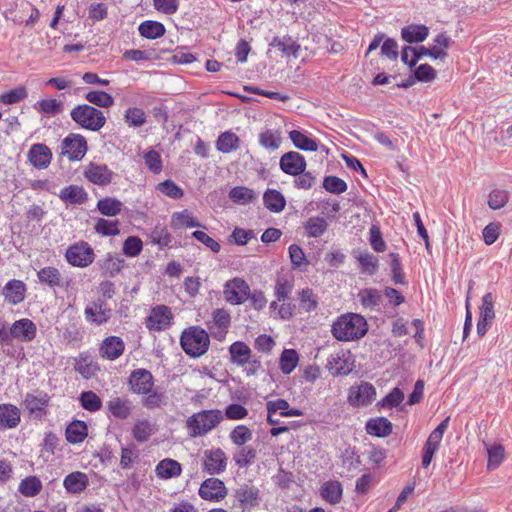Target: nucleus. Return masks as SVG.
<instances>
[{
	"label": "nucleus",
	"mask_w": 512,
	"mask_h": 512,
	"mask_svg": "<svg viewBox=\"0 0 512 512\" xmlns=\"http://www.w3.org/2000/svg\"><path fill=\"white\" fill-rule=\"evenodd\" d=\"M368 331L366 319L355 313L343 314L333 322L331 333L339 341L348 342L363 338Z\"/></svg>",
	"instance_id": "nucleus-1"
},
{
	"label": "nucleus",
	"mask_w": 512,
	"mask_h": 512,
	"mask_svg": "<svg viewBox=\"0 0 512 512\" xmlns=\"http://www.w3.org/2000/svg\"><path fill=\"white\" fill-rule=\"evenodd\" d=\"M180 345L189 357L199 358L209 349V334L200 326H190L182 331L180 336Z\"/></svg>",
	"instance_id": "nucleus-2"
},
{
	"label": "nucleus",
	"mask_w": 512,
	"mask_h": 512,
	"mask_svg": "<svg viewBox=\"0 0 512 512\" xmlns=\"http://www.w3.org/2000/svg\"><path fill=\"white\" fill-rule=\"evenodd\" d=\"M224 419L219 409L202 410L194 413L186 421L191 437L204 436L213 430Z\"/></svg>",
	"instance_id": "nucleus-3"
},
{
	"label": "nucleus",
	"mask_w": 512,
	"mask_h": 512,
	"mask_svg": "<svg viewBox=\"0 0 512 512\" xmlns=\"http://www.w3.org/2000/svg\"><path fill=\"white\" fill-rule=\"evenodd\" d=\"M70 117L81 128L93 132L99 131L106 124L104 113L89 104L76 105L70 111Z\"/></svg>",
	"instance_id": "nucleus-4"
},
{
	"label": "nucleus",
	"mask_w": 512,
	"mask_h": 512,
	"mask_svg": "<svg viewBox=\"0 0 512 512\" xmlns=\"http://www.w3.org/2000/svg\"><path fill=\"white\" fill-rule=\"evenodd\" d=\"M233 497L237 502L235 505L243 512H250L258 507L262 501L261 490L251 480L239 484L234 489Z\"/></svg>",
	"instance_id": "nucleus-5"
},
{
	"label": "nucleus",
	"mask_w": 512,
	"mask_h": 512,
	"mask_svg": "<svg viewBox=\"0 0 512 512\" xmlns=\"http://www.w3.org/2000/svg\"><path fill=\"white\" fill-rule=\"evenodd\" d=\"M65 258L70 265L84 268L94 262L95 253L89 243L80 241L69 246L66 250Z\"/></svg>",
	"instance_id": "nucleus-6"
},
{
	"label": "nucleus",
	"mask_w": 512,
	"mask_h": 512,
	"mask_svg": "<svg viewBox=\"0 0 512 512\" xmlns=\"http://www.w3.org/2000/svg\"><path fill=\"white\" fill-rule=\"evenodd\" d=\"M355 367V358L350 350L341 349L331 354L327 361V368L333 376L350 374Z\"/></svg>",
	"instance_id": "nucleus-7"
},
{
	"label": "nucleus",
	"mask_w": 512,
	"mask_h": 512,
	"mask_svg": "<svg viewBox=\"0 0 512 512\" xmlns=\"http://www.w3.org/2000/svg\"><path fill=\"white\" fill-rule=\"evenodd\" d=\"M249 293V285L239 277L228 280L223 287L224 298L232 305L243 304L249 298Z\"/></svg>",
	"instance_id": "nucleus-8"
},
{
	"label": "nucleus",
	"mask_w": 512,
	"mask_h": 512,
	"mask_svg": "<svg viewBox=\"0 0 512 512\" xmlns=\"http://www.w3.org/2000/svg\"><path fill=\"white\" fill-rule=\"evenodd\" d=\"M87 152V141L80 134L70 133L62 140L61 154L66 155L69 160L80 161Z\"/></svg>",
	"instance_id": "nucleus-9"
},
{
	"label": "nucleus",
	"mask_w": 512,
	"mask_h": 512,
	"mask_svg": "<svg viewBox=\"0 0 512 512\" xmlns=\"http://www.w3.org/2000/svg\"><path fill=\"white\" fill-rule=\"evenodd\" d=\"M495 298L492 293L488 292L482 297V304L480 306V314L477 322V334L483 337L495 318L494 311Z\"/></svg>",
	"instance_id": "nucleus-10"
},
{
	"label": "nucleus",
	"mask_w": 512,
	"mask_h": 512,
	"mask_svg": "<svg viewBox=\"0 0 512 512\" xmlns=\"http://www.w3.org/2000/svg\"><path fill=\"white\" fill-rule=\"evenodd\" d=\"M128 384L132 393L138 395L147 394L151 392V389L154 387V377L152 373L146 369H135L129 376Z\"/></svg>",
	"instance_id": "nucleus-11"
},
{
	"label": "nucleus",
	"mask_w": 512,
	"mask_h": 512,
	"mask_svg": "<svg viewBox=\"0 0 512 512\" xmlns=\"http://www.w3.org/2000/svg\"><path fill=\"white\" fill-rule=\"evenodd\" d=\"M173 318L171 309L166 305H157L152 308L150 315L145 320L149 330L162 331L171 325Z\"/></svg>",
	"instance_id": "nucleus-12"
},
{
	"label": "nucleus",
	"mask_w": 512,
	"mask_h": 512,
	"mask_svg": "<svg viewBox=\"0 0 512 512\" xmlns=\"http://www.w3.org/2000/svg\"><path fill=\"white\" fill-rule=\"evenodd\" d=\"M376 396L375 387L369 382H361L357 386H352L348 393V402L352 406H367Z\"/></svg>",
	"instance_id": "nucleus-13"
},
{
	"label": "nucleus",
	"mask_w": 512,
	"mask_h": 512,
	"mask_svg": "<svg viewBox=\"0 0 512 512\" xmlns=\"http://www.w3.org/2000/svg\"><path fill=\"white\" fill-rule=\"evenodd\" d=\"M230 324V314L223 308H217L212 313V320L207 322V328L215 339L222 341L228 332Z\"/></svg>",
	"instance_id": "nucleus-14"
},
{
	"label": "nucleus",
	"mask_w": 512,
	"mask_h": 512,
	"mask_svg": "<svg viewBox=\"0 0 512 512\" xmlns=\"http://www.w3.org/2000/svg\"><path fill=\"white\" fill-rule=\"evenodd\" d=\"M227 466V456L221 448L204 451L203 470L211 475L221 474Z\"/></svg>",
	"instance_id": "nucleus-15"
},
{
	"label": "nucleus",
	"mask_w": 512,
	"mask_h": 512,
	"mask_svg": "<svg viewBox=\"0 0 512 512\" xmlns=\"http://www.w3.org/2000/svg\"><path fill=\"white\" fill-rule=\"evenodd\" d=\"M279 166L285 174L297 176L306 170L307 163L302 154L289 151L281 156Z\"/></svg>",
	"instance_id": "nucleus-16"
},
{
	"label": "nucleus",
	"mask_w": 512,
	"mask_h": 512,
	"mask_svg": "<svg viewBox=\"0 0 512 512\" xmlns=\"http://www.w3.org/2000/svg\"><path fill=\"white\" fill-rule=\"evenodd\" d=\"M114 172L104 164L90 162L84 170L85 178L93 184L106 186L112 182Z\"/></svg>",
	"instance_id": "nucleus-17"
},
{
	"label": "nucleus",
	"mask_w": 512,
	"mask_h": 512,
	"mask_svg": "<svg viewBox=\"0 0 512 512\" xmlns=\"http://www.w3.org/2000/svg\"><path fill=\"white\" fill-rule=\"evenodd\" d=\"M199 495L204 500L220 501L227 495V489L220 479L208 478L201 484Z\"/></svg>",
	"instance_id": "nucleus-18"
},
{
	"label": "nucleus",
	"mask_w": 512,
	"mask_h": 512,
	"mask_svg": "<svg viewBox=\"0 0 512 512\" xmlns=\"http://www.w3.org/2000/svg\"><path fill=\"white\" fill-rule=\"evenodd\" d=\"M10 327V334L15 340L28 343L36 338L37 326L32 320L28 318L16 320Z\"/></svg>",
	"instance_id": "nucleus-19"
},
{
	"label": "nucleus",
	"mask_w": 512,
	"mask_h": 512,
	"mask_svg": "<svg viewBox=\"0 0 512 512\" xmlns=\"http://www.w3.org/2000/svg\"><path fill=\"white\" fill-rule=\"evenodd\" d=\"M84 313L87 321L97 325L108 322L112 315V311L108 308L105 299H98L90 305H87Z\"/></svg>",
	"instance_id": "nucleus-20"
},
{
	"label": "nucleus",
	"mask_w": 512,
	"mask_h": 512,
	"mask_svg": "<svg viewBox=\"0 0 512 512\" xmlns=\"http://www.w3.org/2000/svg\"><path fill=\"white\" fill-rule=\"evenodd\" d=\"M39 283L51 289L68 286L59 269L54 266H46L37 272Z\"/></svg>",
	"instance_id": "nucleus-21"
},
{
	"label": "nucleus",
	"mask_w": 512,
	"mask_h": 512,
	"mask_svg": "<svg viewBox=\"0 0 512 512\" xmlns=\"http://www.w3.org/2000/svg\"><path fill=\"white\" fill-rule=\"evenodd\" d=\"M125 350L124 341L118 336L106 337L99 348V353L102 358L107 360L118 359Z\"/></svg>",
	"instance_id": "nucleus-22"
},
{
	"label": "nucleus",
	"mask_w": 512,
	"mask_h": 512,
	"mask_svg": "<svg viewBox=\"0 0 512 512\" xmlns=\"http://www.w3.org/2000/svg\"><path fill=\"white\" fill-rule=\"evenodd\" d=\"M28 159L35 168L45 169L51 162L52 152L45 144H33L29 149Z\"/></svg>",
	"instance_id": "nucleus-23"
},
{
	"label": "nucleus",
	"mask_w": 512,
	"mask_h": 512,
	"mask_svg": "<svg viewBox=\"0 0 512 512\" xmlns=\"http://www.w3.org/2000/svg\"><path fill=\"white\" fill-rule=\"evenodd\" d=\"M352 255L358 261V268L362 274L373 276L378 272L379 259L368 250H354Z\"/></svg>",
	"instance_id": "nucleus-24"
},
{
	"label": "nucleus",
	"mask_w": 512,
	"mask_h": 512,
	"mask_svg": "<svg viewBox=\"0 0 512 512\" xmlns=\"http://www.w3.org/2000/svg\"><path fill=\"white\" fill-rule=\"evenodd\" d=\"M49 400L50 397L48 394L42 391L37 394L27 393L23 400V405L30 414H35L36 416L41 417L46 413V407L48 406Z\"/></svg>",
	"instance_id": "nucleus-25"
},
{
	"label": "nucleus",
	"mask_w": 512,
	"mask_h": 512,
	"mask_svg": "<svg viewBox=\"0 0 512 512\" xmlns=\"http://www.w3.org/2000/svg\"><path fill=\"white\" fill-rule=\"evenodd\" d=\"M107 410L113 417L126 420L132 413L133 403L128 398L114 397L107 402Z\"/></svg>",
	"instance_id": "nucleus-26"
},
{
	"label": "nucleus",
	"mask_w": 512,
	"mask_h": 512,
	"mask_svg": "<svg viewBox=\"0 0 512 512\" xmlns=\"http://www.w3.org/2000/svg\"><path fill=\"white\" fill-rule=\"evenodd\" d=\"M88 485V476L80 471L71 472L63 480V486L70 494H80Z\"/></svg>",
	"instance_id": "nucleus-27"
},
{
	"label": "nucleus",
	"mask_w": 512,
	"mask_h": 512,
	"mask_svg": "<svg viewBox=\"0 0 512 512\" xmlns=\"http://www.w3.org/2000/svg\"><path fill=\"white\" fill-rule=\"evenodd\" d=\"M26 285L23 281L12 279L8 281L4 288L3 294L5 299L13 305L19 304L25 298Z\"/></svg>",
	"instance_id": "nucleus-28"
},
{
	"label": "nucleus",
	"mask_w": 512,
	"mask_h": 512,
	"mask_svg": "<svg viewBox=\"0 0 512 512\" xmlns=\"http://www.w3.org/2000/svg\"><path fill=\"white\" fill-rule=\"evenodd\" d=\"M20 420V410L15 405H0V429L15 428L20 423Z\"/></svg>",
	"instance_id": "nucleus-29"
},
{
	"label": "nucleus",
	"mask_w": 512,
	"mask_h": 512,
	"mask_svg": "<svg viewBox=\"0 0 512 512\" xmlns=\"http://www.w3.org/2000/svg\"><path fill=\"white\" fill-rule=\"evenodd\" d=\"M429 35V28L423 24H409L401 29V38L409 43L423 42Z\"/></svg>",
	"instance_id": "nucleus-30"
},
{
	"label": "nucleus",
	"mask_w": 512,
	"mask_h": 512,
	"mask_svg": "<svg viewBox=\"0 0 512 512\" xmlns=\"http://www.w3.org/2000/svg\"><path fill=\"white\" fill-rule=\"evenodd\" d=\"M251 353L250 347L242 341H235L229 347L230 361L237 366L250 363Z\"/></svg>",
	"instance_id": "nucleus-31"
},
{
	"label": "nucleus",
	"mask_w": 512,
	"mask_h": 512,
	"mask_svg": "<svg viewBox=\"0 0 512 512\" xmlns=\"http://www.w3.org/2000/svg\"><path fill=\"white\" fill-rule=\"evenodd\" d=\"M366 432L375 437H387L392 433V423L385 417L371 418L365 426Z\"/></svg>",
	"instance_id": "nucleus-32"
},
{
	"label": "nucleus",
	"mask_w": 512,
	"mask_h": 512,
	"mask_svg": "<svg viewBox=\"0 0 512 512\" xmlns=\"http://www.w3.org/2000/svg\"><path fill=\"white\" fill-rule=\"evenodd\" d=\"M171 225L176 229L193 227L206 228L194 217L193 213L188 209L174 212L171 217Z\"/></svg>",
	"instance_id": "nucleus-33"
},
{
	"label": "nucleus",
	"mask_w": 512,
	"mask_h": 512,
	"mask_svg": "<svg viewBox=\"0 0 512 512\" xmlns=\"http://www.w3.org/2000/svg\"><path fill=\"white\" fill-rule=\"evenodd\" d=\"M181 472V464L171 458L161 460L155 468L156 476L160 479L174 478L179 476Z\"/></svg>",
	"instance_id": "nucleus-34"
},
{
	"label": "nucleus",
	"mask_w": 512,
	"mask_h": 512,
	"mask_svg": "<svg viewBox=\"0 0 512 512\" xmlns=\"http://www.w3.org/2000/svg\"><path fill=\"white\" fill-rule=\"evenodd\" d=\"M59 198L67 204H83L87 201L88 194L83 187L70 185L60 191Z\"/></svg>",
	"instance_id": "nucleus-35"
},
{
	"label": "nucleus",
	"mask_w": 512,
	"mask_h": 512,
	"mask_svg": "<svg viewBox=\"0 0 512 512\" xmlns=\"http://www.w3.org/2000/svg\"><path fill=\"white\" fill-rule=\"evenodd\" d=\"M156 430L155 423H152L148 419H141L135 422L132 428V435L137 442L143 443L148 441Z\"/></svg>",
	"instance_id": "nucleus-36"
},
{
	"label": "nucleus",
	"mask_w": 512,
	"mask_h": 512,
	"mask_svg": "<svg viewBox=\"0 0 512 512\" xmlns=\"http://www.w3.org/2000/svg\"><path fill=\"white\" fill-rule=\"evenodd\" d=\"M265 207L274 213L282 212L286 206V200L283 194L275 189H267L263 195Z\"/></svg>",
	"instance_id": "nucleus-37"
},
{
	"label": "nucleus",
	"mask_w": 512,
	"mask_h": 512,
	"mask_svg": "<svg viewBox=\"0 0 512 512\" xmlns=\"http://www.w3.org/2000/svg\"><path fill=\"white\" fill-rule=\"evenodd\" d=\"M269 46L279 49L286 56L297 57L300 50V45L288 35L282 38L275 36L269 43Z\"/></svg>",
	"instance_id": "nucleus-38"
},
{
	"label": "nucleus",
	"mask_w": 512,
	"mask_h": 512,
	"mask_svg": "<svg viewBox=\"0 0 512 512\" xmlns=\"http://www.w3.org/2000/svg\"><path fill=\"white\" fill-rule=\"evenodd\" d=\"M87 434V424L81 420H75L70 423L65 431L66 440L72 444L83 442Z\"/></svg>",
	"instance_id": "nucleus-39"
},
{
	"label": "nucleus",
	"mask_w": 512,
	"mask_h": 512,
	"mask_svg": "<svg viewBox=\"0 0 512 512\" xmlns=\"http://www.w3.org/2000/svg\"><path fill=\"white\" fill-rule=\"evenodd\" d=\"M124 259L119 256L108 253L104 259L98 262L104 275L114 277L120 273L123 268Z\"/></svg>",
	"instance_id": "nucleus-40"
},
{
	"label": "nucleus",
	"mask_w": 512,
	"mask_h": 512,
	"mask_svg": "<svg viewBox=\"0 0 512 512\" xmlns=\"http://www.w3.org/2000/svg\"><path fill=\"white\" fill-rule=\"evenodd\" d=\"M239 145V137L231 131L221 133L216 141L217 150L225 154L237 150Z\"/></svg>",
	"instance_id": "nucleus-41"
},
{
	"label": "nucleus",
	"mask_w": 512,
	"mask_h": 512,
	"mask_svg": "<svg viewBox=\"0 0 512 512\" xmlns=\"http://www.w3.org/2000/svg\"><path fill=\"white\" fill-rule=\"evenodd\" d=\"M145 397L142 399V405L149 409H159L168 404V396L164 391L157 389H151V392L144 394Z\"/></svg>",
	"instance_id": "nucleus-42"
},
{
	"label": "nucleus",
	"mask_w": 512,
	"mask_h": 512,
	"mask_svg": "<svg viewBox=\"0 0 512 512\" xmlns=\"http://www.w3.org/2000/svg\"><path fill=\"white\" fill-rule=\"evenodd\" d=\"M343 489L339 481H327L321 487V496L330 504H338L342 500Z\"/></svg>",
	"instance_id": "nucleus-43"
},
{
	"label": "nucleus",
	"mask_w": 512,
	"mask_h": 512,
	"mask_svg": "<svg viewBox=\"0 0 512 512\" xmlns=\"http://www.w3.org/2000/svg\"><path fill=\"white\" fill-rule=\"evenodd\" d=\"M139 34L147 39H157L165 34V26L158 21L146 20L138 27Z\"/></svg>",
	"instance_id": "nucleus-44"
},
{
	"label": "nucleus",
	"mask_w": 512,
	"mask_h": 512,
	"mask_svg": "<svg viewBox=\"0 0 512 512\" xmlns=\"http://www.w3.org/2000/svg\"><path fill=\"white\" fill-rule=\"evenodd\" d=\"M289 138L294 146L303 151H317L318 143L316 140L308 137L306 134L299 130H292L289 132Z\"/></svg>",
	"instance_id": "nucleus-45"
},
{
	"label": "nucleus",
	"mask_w": 512,
	"mask_h": 512,
	"mask_svg": "<svg viewBox=\"0 0 512 512\" xmlns=\"http://www.w3.org/2000/svg\"><path fill=\"white\" fill-rule=\"evenodd\" d=\"M358 298L361 305L366 308L373 310L378 307L382 301V295L376 288H365L359 291Z\"/></svg>",
	"instance_id": "nucleus-46"
},
{
	"label": "nucleus",
	"mask_w": 512,
	"mask_h": 512,
	"mask_svg": "<svg viewBox=\"0 0 512 512\" xmlns=\"http://www.w3.org/2000/svg\"><path fill=\"white\" fill-rule=\"evenodd\" d=\"M257 456L256 449L251 446H239L234 453L233 460L239 468H247L254 463Z\"/></svg>",
	"instance_id": "nucleus-47"
},
{
	"label": "nucleus",
	"mask_w": 512,
	"mask_h": 512,
	"mask_svg": "<svg viewBox=\"0 0 512 512\" xmlns=\"http://www.w3.org/2000/svg\"><path fill=\"white\" fill-rule=\"evenodd\" d=\"M122 206L123 203L120 200L112 197H105L97 202L98 211L102 215L108 217H113L120 214Z\"/></svg>",
	"instance_id": "nucleus-48"
},
{
	"label": "nucleus",
	"mask_w": 512,
	"mask_h": 512,
	"mask_svg": "<svg viewBox=\"0 0 512 512\" xmlns=\"http://www.w3.org/2000/svg\"><path fill=\"white\" fill-rule=\"evenodd\" d=\"M256 193L245 186H236L229 192V198L236 204L246 205L256 199Z\"/></svg>",
	"instance_id": "nucleus-49"
},
{
	"label": "nucleus",
	"mask_w": 512,
	"mask_h": 512,
	"mask_svg": "<svg viewBox=\"0 0 512 512\" xmlns=\"http://www.w3.org/2000/svg\"><path fill=\"white\" fill-rule=\"evenodd\" d=\"M328 228L327 221L322 217H310L304 224L308 237L317 238L322 236Z\"/></svg>",
	"instance_id": "nucleus-50"
},
{
	"label": "nucleus",
	"mask_w": 512,
	"mask_h": 512,
	"mask_svg": "<svg viewBox=\"0 0 512 512\" xmlns=\"http://www.w3.org/2000/svg\"><path fill=\"white\" fill-rule=\"evenodd\" d=\"M389 258L393 282L397 285H406L407 281L403 271L400 255L396 252H390Z\"/></svg>",
	"instance_id": "nucleus-51"
},
{
	"label": "nucleus",
	"mask_w": 512,
	"mask_h": 512,
	"mask_svg": "<svg viewBox=\"0 0 512 512\" xmlns=\"http://www.w3.org/2000/svg\"><path fill=\"white\" fill-rule=\"evenodd\" d=\"M85 99L89 103L100 108H109L114 104V98L112 95L101 90L89 91L86 93Z\"/></svg>",
	"instance_id": "nucleus-52"
},
{
	"label": "nucleus",
	"mask_w": 512,
	"mask_h": 512,
	"mask_svg": "<svg viewBox=\"0 0 512 512\" xmlns=\"http://www.w3.org/2000/svg\"><path fill=\"white\" fill-rule=\"evenodd\" d=\"M42 483L36 476H28L19 484V492L26 497H35L40 493Z\"/></svg>",
	"instance_id": "nucleus-53"
},
{
	"label": "nucleus",
	"mask_w": 512,
	"mask_h": 512,
	"mask_svg": "<svg viewBox=\"0 0 512 512\" xmlns=\"http://www.w3.org/2000/svg\"><path fill=\"white\" fill-rule=\"evenodd\" d=\"M294 288L293 280L286 276H278L274 287V295L277 301H285L289 298Z\"/></svg>",
	"instance_id": "nucleus-54"
},
{
	"label": "nucleus",
	"mask_w": 512,
	"mask_h": 512,
	"mask_svg": "<svg viewBox=\"0 0 512 512\" xmlns=\"http://www.w3.org/2000/svg\"><path fill=\"white\" fill-rule=\"evenodd\" d=\"M282 142L281 133L278 130L267 129L259 134V143L266 149L276 150Z\"/></svg>",
	"instance_id": "nucleus-55"
},
{
	"label": "nucleus",
	"mask_w": 512,
	"mask_h": 512,
	"mask_svg": "<svg viewBox=\"0 0 512 512\" xmlns=\"http://www.w3.org/2000/svg\"><path fill=\"white\" fill-rule=\"evenodd\" d=\"M34 109L49 116H55L63 111V103L56 99H42L34 104Z\"/></svg>",
	"instance_id": "nucleus-56"
},
{
	"label": "nucleus",
	"mask_w": 512,
	"mask_h": 512,
	"mask_svg": "<svg viewBox=\"0 0 512 512\" xmlns=\"http://www.w3.org/2000/svg\"><path fill=\"white\" fill-rule=\"evenodd\" d=\"M83 409L89 412L99 411L102 407L101 398L93 391H84L79 397Z\"/></svg>",
	"instance_id": "nucleus-57"
},
{
	"label": "nucleus",
	"mask_w": 512,
	"mask_h": 512,
	"mask_svg": "<svg viewBox=\"0 0 512 512\" xmlns=\"http://www.w3.org/2000/svg\"><path fill=\"white\" fill-rule=\"evenodd\" d=\"M299 361L298 353L294 349H285L280 356V369L284 374H290Z\"/></svg>",
	"instance_id": "nucleus-58"
},
{
	"label": "nucleus",
	"mask_w": 512,
	"mask_h": 512,
	"mask_svg": "<svg viewBox=\"0 0 512 512\" xmlns=\"http://www.w3.org/2000/svg\"><path fill=\"white\" fill-rule=\"evenodd\" d=\"M119 222L99 218L94 226L95 231L102 236H116L120 233Z\"/></svg>",
	"instance_id": "nucleus-59"
},
{
	"label": "nucleus",
	"mask_w": 512,
	"mask_h": 512,
	"mask_svg": "<svg viewBox=\"0 0 512 512\" xmlns=\"http://www.w3.org/2000/svg\"><path fill=\"white\" fill-rule=\"evenodd\" d=\"M252 431L245 425L236 426L229 434V438L236 446H245L252 439Z\"/></svg>",
	"instance_id": "nucleus-60"
},
{
	"label": "nucleus",
	"mask_w": 512,
	"mask_h": 512,
	"mask_svg": "<svg viewBox=\"0 0 512 512\" xmlns=\"http://www.w3.org/2000/svg\"><path fill=\"white\" fill-rule=\"evenodd\" d=\"M300 306L306 312L314 311L318 306V297L310 288H305L299 293Z\"/></svg>",
	"instance_id": "nucleus-61"
},
{
	"label": "nucleus",
	"mask_w": 512,
	"mask_h": 512,
	"mask_svg": "<svg viewBox=\"0 0 512 512\" xmlns=\"http://www.w3.org/2000/svg\"><path fill=\"white\" fill-rule=\"evenodd\" d=\"M28 92L24 86L16 87L6 93L0 95V102L5 105H12L19 103L27 98Z\"/></svg>",
	"instance_id": "nucleus-62"
},
{
	"label": "nucleus",
	"mask_w": 512,
	"mask_h": 512,
	"mask_svg": "<svg viewBox=\"0 0 512 512\" xmlns=\"http://www.w3.org/2000/svg\"><path fill=\"white\" fill-rule=\"evenodd\" d=\"M125 122L130 127H140L146 123V115L145 112L138 107H130L126 110Z\"/></svg>",
	"instance_id": "nucleus-63"
},
{
	"label": "nucleus",
	"mask_w": 512,
	"mask_h": 512,
	"mask_svg": "<svg viewBox=\"0 0 512 512\" xmlns=\"http://www.w3.org/2000/svg\"><path fill=\"white\" fill-rule=\"evenodd\" d=\"M487 453H488V464L487 468L489 470H493L497 468L504 459V447L500 444L498 445H491L487 447Z\"/></svg>",
	"instance_id": "nucleus-64"
}]
</instances>
